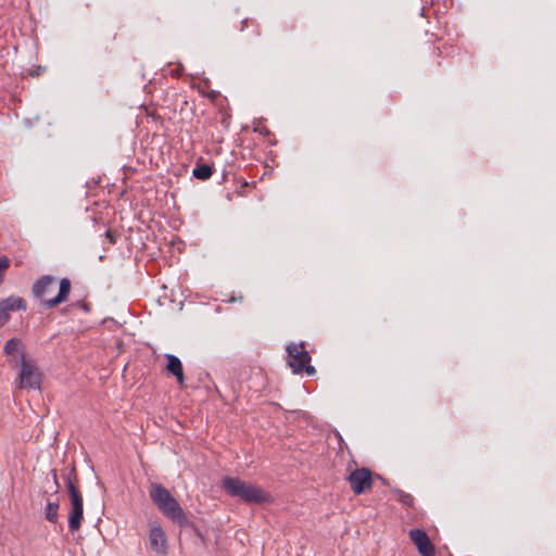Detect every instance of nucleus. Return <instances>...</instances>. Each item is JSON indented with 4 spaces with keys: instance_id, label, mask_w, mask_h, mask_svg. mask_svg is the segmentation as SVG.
Masks as SVG:
<instances>
[{
    "instance_id": "nucleus-19",
    "label": "nucleus",
    "mask_w": 556,
    "mask_h": 556,
    "mask_svg": "<svg viewBox=\"0 0 556 556\" xmlns=\"http://www.w3.org/2000/svg\"><path fill=\"white\" fill-rule=\"evenodd\" d=\"M173 74H174V75H176V76H179V74H180V68H179V67L175 68V70L173 71Z\"/></svg>"
},
{
    "instance_id": "nucleus-18",
    "label": "nucleus",
    "mask_w": 556,
    "mask_h": 556,
    "mask_svg": "<svg viewBox=\"0 0 556 556\" xmlns=\"http://www.w3.org/2000/svg\"><path fill=\"white\" fill-rule=\"evenodd\" d=\"M217 96H218V92H216V91H212V92L208 94V97H210L211 99H215Z\"/></svg>"
},
{
    "instance_id": "nucleus-7",
    "label": "nucleus",
    "mask_w": 556,
    "mask_h": 556,
    "mask_svg": "<svg viewBox=\"0 0 556 556\" xmlns=\"http://www.w3.org/2000/svg\"><path fill=\"white\" fill-rule=\"evenodd\" d=\"M348 480L355 494H362L367 489L371 488V472L366 468L352 471Z\"/></svg>"
},
{
    "instance_id": "nucleus-15",
    "label": "nucleus",
    "mask_w": 556,
    "mask_h": 556,
    "mask_svg": "<svg viewBox=\"0 0 556 556\" xmlns=\"http://www.w3.org/2000/svg\"><path fill=\"white\" fill-rule=\"evenodd\" d=\"M395 494H396V500L400 503H402L403 505H405L407 507H412L413 506L414 497L410 494L405 493L404 491H401V490H396Z\"/></svg>"
},
{
    "instance_id": "nucleus-10",
    "label": "nucleus",
    "mask_w": 556,
    "mask_h": 556,
    "mask_svg": "<svg viewBox=\"0 0 556 556\" xmlns=\"http://www.w3.org/2000/svg\"><path fill=\"white\" fill-rule=\"evenodd\" d=\"M409 538L417 546L418 552L422 556H435L434 547L431 544L427 533L420 529H413L409 531Z\"/></svg>"
},
{
    "instance_id": "nucleus-1",
    "label": "nucleus",
    "mask_w": 556,
    "mask_h": 556,
    "mask_svg": "<svg viewBox=\"0 0 556 556\" xmlns=\"http://www.w3.org/2000/svg\"><path fill=\"white\" fill-rule=\"evenodd\" d=\"M149 495L161 513L180 527L188 525V518L179 503L169 491L160 483H151Z\"/></svg>"
},
{
    "instance_id": "nucleus-13",
    "label": "nucleus",
    "mask_w": 556,
    "mask_h": 556,
    "mask_svg": "<svg viewBox=\"0 0 556 556\" xmlns=\"http://www.w3.org/2000/svg\"><path fill=\"white\" fill-rule=\"evenodd\" d=\"M212 174L213 170L208 164H198L192 170L193 177L200 180L208 179L212 176Z\"/></svg>"
},
{
    "instance_id": "nucleus-5",
    "label": "nucleus",
    "mask_w": 556,
    "mask_h": 556,
    "mask_svg": "<svg viewBox=\"0 0 556 556\" xmlns=\"http://www.w3.org/2000/svg\"><path fill=\"white\" fill-rule=\"evenodd\" d=\"M288 352V365L292 368L294 374H299L303 370L309 376L315 374V368L309 365L311 356L305 350L303 343H292L287 346Z\"/></svg>"
},
{
    "instance_id": "nucleus-2",
    "label": "nucleus",
    "mask_w": 556,
    "mask_h": 556,
    "mask_svg": "<svg viewBox=\"0 0 556 556\" xmlns=\"http://www.w3.org/2000/svg\"><path fill=\"white\" fill-rule=\"evenodd\" d=\"M222 485L228 495L245 503L262 504L270 501V495L263 489L239 478L225 477Z\"/></svg>"
},
{
    "instance_id": "nucleus-4",
    "label": "nucleus",
    "mask_w": 556,
    "mask_h": 556,
    "mask_svg": "<svg viewBox=\"0 0 556 556\" xmlns=\"http://www.w3.org/2000/svg\"><path fill=\"white\" fill-rule=\"evenodd\" d=\"M66 486L70 495L71 510L68 515V528L71 532L79 530L84 518V504L80 491L75 486L73 480L68 476L66 478Z\"/></svg>"
},
{
    "instance_id": "nucleus-20",
    "label": "nucleus",
    "mask_w": 556,
    "mask_h": 556,
    "mask_svg": "<svg viewBox=\"0 0 556 556\" xmlns=\"http://www.w3.org/2000/svg\"><path fill=\"white\" fill-rule=\"evenodd\" d=\"M269 134L268 130H266L265 132L261 131V135H264V136H267Z\"/></svg>"
},
{
    "instance_id": "nucleus-14",
    "label": "nucleus",
    "mask_w": 556,
    "mask_h": 556,
    "mask_svg": "<svg viewBox=\"0 0 556 556\" xmlns=\"http://www.w3.org/2000/svg\"><path fill=\"white\" fill-rule=\"evenodd\" d=\"M59 502H49L45 509V515L48 521L55 523L59 518Z\"/></svg>"
},
{
    "instance_id": "nucleus-17",
    "label": "nucleus",
    "mask_w": 556,
    "mask_h": 556,
    "mask_svg": "<svg viewBox=\"0 0 556 556\" xmlns=\"http://www.w3.org/2000/svg\"><path fill=\"white\" fill-rule=\"evenodd\" d=\"M51 473H52L53 482L55 484V491L54 492L56 493L58 490H59L58 475H56L55 470H52Z\"/></svg>"
},
{
    "instance_id": "nucleus-8",
    "label": "nucleus",
    "mask_w": 556,
    "mask_h": 556,
    "mask_svg": "<svg viewBox=\"0 0 556 556\" xmlns=\"http://www.w3.org/2000/svg\"><path fill=\"white\" fill-rule=\"evenodd\" d=\"M149 543L156 554L165 555L167 553V538L161 526L154 525L150 528Z\"/></svg>"
},
{
    "instance_id": "nucleus-6",
    "label": "nucleus",
    "mask_w": 556,
    "mask_h": 556,
    "mask_svg": "<svg viewBox=\"0 0 556 556\" xmlns=\"http://www.w3.org/2000/svg\"><path fill=\"white\" fill-rule=\"evenodd\" d=\"M41 374L34 361L23 358L20 364L17 386L20 389H40Z\"/></svg>"
},
{
    "instance_id": "nucleus-16",
    "label": "nucleus",
    "mask_w": 556,
    "mask_h": 556,
    "mask_svg": "<svg viewBox=\"0 0 556 556\" xmlns=\"http://www.w3.org/2000/svg\"><path fill=\"white\" fill-rule=\"evenodd\" d=\"M9 266H10V260L5 255L0 256V285L3 281L4 273L7 271Z\"/></svg>"
},
{
    "instance_id": "nucleus-12",
    "label": "nucleus",
    "mask_w": 556,
    "mask_h": 556,
    "mask_svg": "<svg viewBox=\"0 0 556 556\" xmlns=\"http://www.w3.org/2000/svg\"><path fill=\"white\" fill-rule=\"evenodd\" d=\"M166 359H167V370L174 375L176 378H177V381L180 386L184 384V381H185V376H184V370H182V364L180 362V359L175 356V355H172V354H167L166 355Z\"/></svg>"
},
{
    "instance_id": "nucleus-11",
    "label": "nucleus",
    "mask_w": 556,
    "mask_h": 556,
    "mask_svg": "<svg viewBox=\"0 0 556 556\" xmlns=\"http://www.w3.org/2000/svg\"><path fill=\"white\" fill-rule=\"evenodd\" d=\"M4 354L10 358V362H22L25 357L24 345L17 338H12L4 344Z\"/></svg>"
},
{
    "instance_id": "nucleus-9",
    "label": "nucleus",
    "mask_w": 556,
    "mask_h": 556,
    "mask_svg": "<svg viewBox=\"0 0 556 556\" xmlns=\"http://www.w3.org/2000/svg\"><path fill=\"white\" fill-rule=\"evenodd\" d=\"M25 308L26 304L22 298L9 296L0 301V328L9 320L11 312Z\"/></svg>"
},
{
    "instance_id": "nucleus-3",
    "label": "nucleus",
    "mask_w": 556,
    "mask_h": 556,
    "mask_svg": "<svg viewBox=\"0 0 556 556\" xmlns=\"http://www.w3.org/2000/svg\"><path fill=\"white\" fill-rule=\"evenodd\" d=\"M56 285V279L53 276H42L33 286V293L35 296L43 299V304L47 308L55 307L56 305L66 301L71 292V281L63 278L60 281L59 293L52 299H45Z\"/></svg>"
}]
</instances>
